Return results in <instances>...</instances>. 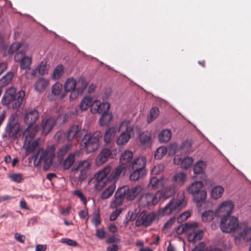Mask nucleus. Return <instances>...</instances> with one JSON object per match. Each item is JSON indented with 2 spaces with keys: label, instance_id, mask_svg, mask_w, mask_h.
<instances>
[{
  "label": "nucleus",
  "instance_id": "nucleus-1",
  "mask_svg": "<svg viewBox=\"0 0 251 251\" xmlns=\"http://www.w3.org/2000/svg\"><path fill=\"white\" fill-rule=\"evenodd\" d=\"M111 168L107 165L104 167L101 170L97 172L94 175V179L96 181L95 184V188L97 191L101 190L105 185L106 181L112 182L113 183L108 186L101 193V198L102 200H106L109 198L114 193L116 187L115 183L117 181H113L109 180L108 177L109 176L108 174L111 173Z\"/></svg>",
  "mask_w": 251,
  "mask_h": 251
},
{
  "label": "nucleus",
  "instance_id": "nucleus-2",
  "mask_svg": "<svg viewBox=\"0 0 251 251\" xmlns=\"http://www.w3.org/2000/svg\"><path fill=\"white\" fill-rule=\"evenodd\" d=\"M55 146L54 145L48 146L45 151H43L38 158L39 151L34 154L32 157L35 166H38L41 162L44 163L43 169L45 171L48 170L52 164L55 157Z\"/></svg>",
  "mask_w": 251,
  "mask_h": 251
},
{
  "label": "nucleus",
  "instance_id": "nucleus-3",
  "mask_svg": "<svg viewBox=\"0 0 251 251\" xmlns=\"http://www.w3.org/2000/svg\"><path fill=\"white\" fill-rule=\"evenodd\" d=\"M198 226L199 224L196 222L187 223L178 226L175 228V230L178 234L187 232L188 242H196L201 239L203 234L202 230L197 229Z\"/></svg>",
  "mask_w": 251,
  "mask_h": 251
},
{
  "label": "nucleus",
  "instance_id": "nucleus-4",
  "mask_svg": "<svg viewBox=\"0 0 251 251\" xmlns=\"http://www.w3.org/2000/svg\"><path fill=\"white\" fill-rule=\"evenodd\" d=\"M25 96V93L24 91H20L16 94V89L11 87L5 91L2 97L1 102L5 105L11 103L13 109L18 110L23 104Z\"/></svg>",
  "mask_w": 251,
  "mask_h": 251
},
{
  "label": "nucleus",
  "instance_id": "nucleus-5",
  "mask_svg": "<svg viewBox=\"0 0 251 251\" xmlns=\"http://www.w3.org/2000/svg\"><path fill=\"white\" fill-rule=\"evenodd\" d=\"M243 224L245 225L246 227L250 228L248 226L246 222L239 224L237 218L230 216L220 219V227L223 232L230 233L237 230L238 234L240 232H243L244 227H241V225Z\"/></svg>",
  "mask_w": 251,
  "mask_h": 251
},
{
  "label": "nucleus",
  "instance_id": "nucleus-6",
  "mask_svg": "<svg viewBox=\"0 0 251 251\" xmlns=\"http://www.w3.org/2000/svg\"><path fill=\"white\" fill-rule=\"evenodd\" d=\"M101 136L100 132L98 131L93 133L85 134L81 141V149L87 153L94 152L98 148L99 139Z\"/></svg>",
  "mask_w": 251,
  "mask_h": 251
},
{
  "label": "nucleus",
  "instance_id": "nucleus-7",
  "mask_svg": "<svg viewBox=\"0 0 251 251\" xmlns=\"http://www.w3.org/2000/svg\"><path fill=\"white\" fill-rule=\"evenodd\" d=\"M20 125L18 122V117L16 113L12 114L9 117L5 128V135L3 138L8 136L9 139L15 140L20 136Z\"/></svg>",
  "mask_w": 251,
  "mask_h": 251
},
{
  "label": "nucleus",
  "instance_id": "nucleus-8",
  "mask_svg": "<svg viewBox=\"0 0 251 251\" xmlns=\"http://www.w3.org/2000/svg\"><path fill=\"white\" fill-rule=\"evenodd\" d=\"M119 129L121 133L118 136L116 143L118 146H122L126 144L134 135V127L131 126L129 121L125 120L121 123Z\"/></svg>",
  "mask_w": 251,
  "mask_h": 251
},
{
  "label": "nucleus",
  "instance_id": "nucleus-9",
  "mask_svg": "<svg viewBox=\"0 0 251 251\" xmlns=\"http://www.w3.org/2000/svg\"><path fill=\"white\" fill-rule=\"evenodd\" d=\"M184 197L183 194H182L180 199L170 200L164 207L158 211L159 215L160 216L168 215L173 212H177L181 210L185 205Z\"/></svg>",
  "mask_w": 251,
  "mask_h": 251
},
{
  "label": "nucleus",
  "instance_id": "nucleus-10",
  "mask_svg": "<svg viewBox=\"0 0 251 251\" xmlns=\"http://www.w3.org/2000/svg\"><path fill=\"white\" fill-rule=\"evenodd\" d=\"M132 157V152L129 151H125L120 156L121 165L117 167L114 171L110 173L108 179L114 182L117 180L122 172L126 168L124 166L130 161Z\"/></svg>",
  "mask_w": 251,
  "mask_h": 251
},
{
  "label": "nucleus",
  "instance_id": "nucleus-11",
  "mask_svg": "<svg viewBox=\"0 0 251 251\" xmlns=\"http://www.w3.org/2000/svg\"><path fill=\"white\" fill-rule=\"evenodd\" d=\"M203 183L201 181H196L190 184L187 187V191L194 195V201L196 203L202 202L206 198L207 193L204 190H201Z\"/></svg>",
  "mask_w": 251,
  "mask_h": 251
},
{
  "label": "nucleus",
  "instance_id": "nucleus-12",
  "mask_svg": "<svg viewBox=\"0 0 251 251\" xmlns=\"http://www.w3.org/2000/svg\"><path fill=\"white\" fill-rule=\"evenodd\" d=\"M162 193L159 191L152 193H146L143 194L139 201V205L148 208L155 206L161 198Z\"/></svg>",
  "mask_w": 251,
  "mask_h": 251
},
{
  "label": "nucleus",
  "instance_id": "nucleus-13",
  "mask_svg": "<svg viewBox=\"0 0 251 251\" xmlns=\"http://www.w3.org/2000/svg\"><path fill=\"white\" fill-rule=\"evenodd\" d=\"M141 190L142 188L140 185H136L131 189H129V186L125 185L118 189L115 194L117 197H120L123 200L131 201L133 200Z\"/></svg>",
  "mask_w": 251,
  "mask_h": 251
},
{
  "label": "nucleus",
  "instance_id": "nucleus-14",
  "mask_svg": "<svg viewBox=\"0 0 251 251\" xmlns=\"http://www.w3.org/2000/svg\"><path fill=\"white\" fill-rule=\"evenodd\" d=\"M27 50L28 49L26 50L22 49L14 55V60L19 64L20 69L25 71L30 69L32 63L31 57L26 55Z\"/></svg>",
  "mask_w": 251,
  "mask_h": 251
},
{
  "label": "nucleus",
  "instance_id": "nucleus-15",
  "mask_svg": "<svg viewBox=\"0 0 251 251\" xmlns=\"http://www.w3.org/2000/svg\"><path fill=\"white\" fill-rule=\"evenodd\" d=\"M234 208V204L231 201H226L219 205L215 211L216 216L220 219L230 216Z\"/></svg>",
  "mask_w": 251,
  "mask_h": 251
},
{
  "label": "nucleus",
  "instance_id": "nucleus-16",
  "mask_svg": "<svg viewBox=\"0 0 251 251\" xmlns=\"http://www.w3.org/2000/svg\"><path fill=\"white\" fill-rule=\"evenodd\" d=\"M89 167L88 162L84 160L79 163L76 166H74L72 169V172H74L75 174L78 175V181L81 182L85 179Z\"/></svg>",
  "mask_w": 251,
  "mask_h": 251
},
{
  "label": "nucleus",
  "instance_id": "nucleus-17",
  "mask_svg": "<svg viewBox=\"0 0 251 251\" xmlns=\"http://www.w3.org/2000/svg\"><path fill=\"white\" fill-rule=\"evenodd\" d=\"M110 105L107 102L94 101L92 107L91 108V111L92 113H98L102 114L108 111L110 108Z\"/></svg>",
  "mask_w": 251,
  "mask_h": 251
},
{
  "label": "nucleus",
  "instance_id": "nucleus-18",
  "mask_svg": "<svg viewBox=\"0 0 251 251\" xmlns=\"http://www.w3.org/2000/svg\"><path fill=\"white\" fill-rule=\"evenodd\" d=\"M39 117V112L35 109L27 111L25 114L24 122L28 126H33Z\"/></svg>",
  "mask_w": 251,
  "mask_h": 251
},
{
  "label": "nucleus",
  "instance_id": "nucleus-19",
  "mask_svg": "<svg viewBox=\"0 0 251 251\" xmlns=\"http://www.w3.org/2000/svg\"><path fill=\"white\" fill-rule=\"evenodd\" d=\"M55 123L53 118L46 117L42 122V134L44 135H47L52 130Z\"/></svg>",
  "mask_w": 251,
  "mask_h": 251
},
{
  "label": "nucleus",
  "instance_id": "nucleus-20",
  "mask_svg": "<svg viewBox=\"0 0 251 251\" xmlns=\"http://www.w3.org/2000/svg\"><path fill=\"white\" fill-rule=\"evenodd\" d=\"M174 162L179 165L183 169H188L190 168L194 163V159L192 157L186 156L183 158L177 155L174 158Z\"/></svg>",
  "mask_w": 251,
  "mask_h": 251
},
{
  "label": "nucleus",
  "instance_id": "nucleus-21",
  "mask_svg": "<svg viewBox=\"0 0 251 251\" xmlns=\"http://www.w3.org/2000/svg\"><path fill=\"white\" fill-rule=\"evenodd\" d=\"M154 216L153 214H149L148 215L141 213L138 217L135 225L137 226H149L153 221Z\"/></svg>",
  "mask_w": 251,
  "mask_h": 251
},
{
  "label": "nucleus",
  "instance_id": "nucleus-22",
  "mask_svg": "<svg viewBox=\"0 0 251 251\" xmlns=\"http://www.w3.org/2000/svg\"><path fill=\"white\" fill-rule=\"evenodd\" d=\"M168 181V179L166 178L162 177L157 178L156 177L152 176L151 177L150 181L148 185V188L149 189H156L159 186L164 187V185Z\"/></svg>",
  "mask_w": 251,
  "mask_h": 251
},
{
  "label": "nucleus",
  "instance_id": "nucleus-23",
  "mask_svg": "<svg viewBox=\"0 0 251 251\" xmlns=\"http://www.w3.org/2000/svg\"><path fill=\"white\" fill-rule=\"evenodd\" d=\"M146 158L144 156H139L132 161L129 165V169L146 170Z\"/></svg>",
  "mask_w": 251,
  "mask_h": 251
},
{
  "label": "nucleus",
  "instance_id": "nucleus-24",
  "mask_svg": "<svg viewBox=\"0 0 251 251\" xmlns=\"http://www.w3.org/2000/svg\"><path fill=\"white\" fill-rule=\"evenodd\" d=\"M81 135V128L77 125H73L68 131L67 138L68 141H71L74 139H78L80 138Z\"/></svg>",
  "mask_w": 251,
  "mask_h": 251
},
{
  "label": "nucleus",
  "instance_id": "nucleus-25",
  "mask_svg": "<svg viewBox=\"0 0 251 251\" xmlns=\"http://www.w3.org/2000/svg\"><path fill=\"white\" fill-rule=\"evenodd\" d=\"M242 227H244L243 232H240L235 237V240H244L248 241L249 240L251 241V227L247 228L246 227L245 225H241ZM249 251H251V245L249 248Z\"/></svg>",
  "mask_w": 251,
  "mask_h": 251
},
{
  "label": "nucleus",
  "instance_id": "nucleus-26",
  "mask_svg": "<svg viewBox=\"0 0 251 251\" xmlns=\"http://www.w3.org/2000/svg\"><path fill=\"white\" fill-rule=\"evenodd\" d=\"M139 140L142 147H150L151 144V133L148 131L143 132L139 135Z\"/></svg>",
  "mask_w": 251,
  "mask_h": 251
},
{
  "label": "nucleus",
  "instance_id": "nucleus-27",
  "mask_svg": "<svg viewBox=\"0 0 251 251\" xmlns=\"http://www.w3.org/2000/svg\"><path fill=\"white\" fill-rule=\"evenodd\" d=\"M111 155V152L109 149L107 148L102 149L97 158V165H100L105 163Z\"/></svg>",
  "mask_w": 251,
  "mask_h": 251
},
{
  "label": "nucleus",
  "instance_id": "nucleus-28",
  "mask_svg": "<svg viewBox=\"0 0 251 251\" xmlns=\"http://www.w3.org/2000/svg\"><path fill=\"white\" fill-rule=\"evenodd\" d=\"M50 80L48 79L41 77L39 78L34 84V88L38 93H42L49 84Z\"/></svg>",
  "mask_w": 251,
  "mask_h": 251
},
{
  "label": "nucleus",
  "instance_id": "nucleus-29",
  "mask_svg": "<svg viewBox=\"0 0 251 251\" xmlns=\"http://www.w3.org/2000/svg\"><path fill=\"white\" fill-rule=\"evenodd\" d=\"M75 156L76 153L74 152L70 153L68 155L62 164L64 170H67L72 166L75 160Z\"/></svg>",
  "mask_w": 251,
  "mask_h": 251
},
{
  "label": "nucleus",
  "instance_id": "nucleus-30",
  "mask_svg": "<svg viewBox=\"0 0 251 251\" xmlns=\"http://www.w3.org/2000/svg\"><path fill=\"white\" fill-rule=\"evenodd\" d=\"M131 171L129 179L132 181H136L142 178L146 174V170L129 169Z\"/></svg>",
  "mask_w": 251,
  "mask_h": 251
},
{
  "label": "nucleus",
  "instance_id": "nucleus-31",
  "mask_svg": "<svg viewBox=\"0 0 251 251\" xmlns=\"http://www.w3.org/2000/svg\"><path fill=\"white\" fill-rule=\"evenodd\" d=\"M36 131V129L33 126H27L24 132L25 136L24 141L34 140Z\"/></svg>",
  "mask_w": 251,
  "mask_h": 251
},
{
  "label": "nucleus",
  "instance_id": "nucleus-32",
  "mask_svg": "<svg viewBox=\"0 0 251 251\" xmlns=\"http://www.w3.org/2000/svg\"><path fill=\"white\" fill-rule=\"evenodd\" d=\"M113 115L112 113L106 111L101 114L100 118L99 120V123L101 126L107 125L112 120Z\"/></svg>",
  "mask_w": 251,
  "mask_h": 251
},
{
  "label": "nucleus",
  "instance_id": "nucleus-33",
  "mask_svg": "<svg viewBox=\"0 0 251 251\" xmlns=\"http://www.w3.org/2000/svg\"><path fill=\"white\" fill-rule=\"evenodd\" d=\"M22 49L26 50L28 47L26 45L21 44L19 42H15L11 45L8 50V53L12 54Z\"/></svg>",
  "mask_w": 251,
  "mask_h": 251
},
{
  "label": "nucleus",
  "instance_id": "nucleus-34",
  "mask_svg": "<svg viewBox=\"0 0 251 251\" xmlns=\"http://www.w3.org/2000/svg\"><path fill=\"white\" fill-rule=\"evenodd\" d=\"M94 102L91 97H85L81 100L79 104V108L81 111H85L89 107L91 108Z\"/></svg>",
  "mask_w": 251,
  "mask_h": 251
},
{
  "label": "nucleus",
  "instance_id": "nucleus-35",
  "mask_svg": "<svg viewBox=\"0 0 251 251\" xmlns=\"http://www.w3.org/2000/svg\"><path fill=\"white\" fill-rule=\"evenodd\" d=\"M171 131L169 129H165L159 134L158 139L161 143H166L171 139Z\"/></svg>",
  "mask_w": 251,
  "mask_h": 251
},
{
  "label": "nucleus",
  "instance_id": "nucleus-36",
  "mask_svg": "<svg viewBox=\"0 0 251 251\" xmlns=\"http://www.w3.org/2000/svg\"><path fill=\"white\" fill-rule=\"evenodd\" d=\"M76 81L73 77L67 79L64 84V90L66 92L75 90L76 89Z\"/></svg>",
  "mask_w": 251,
  "mask_h": 251
},
{
  "label": "nucleus",
  "instance_id": "nucleus-37",
  "mask_svg": "<svg viewBox=\"0 0 251 251\" xmlns=\"http://www.w3.org/2000/svg\"><path fill=\"white\" fill-rule=\"evenodd\" d=\"M14 76L13 72L9 71L7 72L0 79V87H3L8 85L12 80Z\"/></svg>",
  "mask_w": 251,
  "mask_h": 251
},
{
  "label": "nucleus",
  "instance_id": "nucleus-38",
  "mask_svg": "<svg viewBox=\"0 0 251 251\" xmlns=\"http://www.w3.org/2000/svg\"><path fill=\"white\" fill-rule=\"evenodd\" d=\"M116 130L114 127H111L107 129L104 135V141L106 143H109L114 137Z\"/></svg>",
  "mask_w": 251,
  "mask_h": 251
},
{
  "label": "nucleus",
  "instance_id": "nucleus-39",
  "mask_svg": "<svg viewBox=\"0 0 251 251\" xmlns=\"http://www.w3.org/2000/svg\"><path fill=\"white\" fill-rule=\"evenodd\" d=\"M206 167V163L203 161H199L194 166L193 171L195 174H200L203 173Z\"/></svg>",
  "mask_w": 251,
  "mask_h": 251
},
{
  "label": "nucleus",
  "instance_id": "nucleus-40",
  "mask_svg": "<svg viewBox=\"0 0 251 251\" xmlns=\"http://www.w3.org/2000/svg\"><path fill=\"white\" fill-rule=\"evenodd\" d=\"M224 192V189L222 186H216L211 191V197L214 199H217L221 197Z\"/></svg>",
  "mask_w": 251,
  "mask_h": 251
},
{
  "label": "nucleus",
  "instance_id": "nucleus-41",
  "mask_svg": "<svg viewBox=\"0 0 251 251\" xmlns=\"http://www.w3.org/2000/svg\"><path fill=\"white\" fill-rule=\"evenodd\" d=\"M216 216L215 212L211 210H206L204 211L201 214V219L203 222H207L212 220Z\"/></svg>",
  "mask_w": 251,
  "mask_h": 251
},
{
  "label": "nucleus",
  "instance_id": "nucleus-42",
  "mask_svg": "<svg viewBox=\"0 0 251 251\" xmlns=\"http://www.w3.org/2000/svg\"><path fill=\"white\" fill-rule=\"evenodd\" d=\"M25 145H27L26 147V154L30 153L34 151L38 144L37 140L24 141Z\"/></svg>",
  "mask_w": 251,
  "mask_h": 251
},
{
  "label": "nucleus",
  "instance_id": "nucleus-43",
  "mask_svg": "<svg viewBox=\"0 0 251 251\" xmlns=\"http://www.w3.org/2000/svg\"><path fill=\"white\" fill-rule=\"evenodd\" d=\"M72 146L71 143H68L63 146L57 151V157L59 158H62L71 149Z\"/></svg>",
  "mask_w": 251,
  "mask_h": 251
},
{
  "label": "nucleus",
  "instance_id": "nucleus-44",
  "mask_svg": "<svg viewBox=\"0 0 251 251\" xmlns=\"http://www.w3.org/2000/svg\"><path fill=\"white\" fill-rule=\"evenodd\" d=\"M77 87H76V91L78 93H82L84 90L86 88L88 83L85 79L83 77H80L77 82Z\"/></svg>",
  "mask_w": 251,
  "mask_h": 251
},
{
  "label": "nucleus",
  "instance_id": "nucleus-45",
  "mask_svg": "<svg viewBox=\"0 0 251 251\" xmlns=\"http://www.w3.org/2000/svg\"><path fill=\"white\" fill-rule=\"evenodd\" d=\"M64 70L63 66L62 65H59L54 69L51 78L53 79H59L63 74V71Z\"/></svg>",
  "mask_w": 251,
  "mask_h": 251
},
{
  "label": "nucleus",
  "instance_id": "nucleus-46",
  "mask_svg": "<svg viewBox=\"0 0 251 251\" xmlns=\"http://www.w3.org/2000/svg\"><path fill=\"white\" fill-rule=\"evenodd\" d=\"M124 200L122 198L117 197L115 194L114 200L111 201L110 205V207L112 209H119L118 207L123 204Z\"/></svg>",
  "mask_w": 251,
  "mask_h": 251
},
{
  "label": "nucleus",
  "instance_id": "nucleus-47",
  "mask_svg": "<svg viewBox=\"0 0 251 251\" xmlns=\"http://www.w3.org/2000/svg\"><path fill=\"white\" fill-rule=\"evenodd\" d=\"M167 152V149L164 146L159 147L155 151L154 153V157L156 159H160Z\"/></svg>",
  "mask_w": 251,
  "mask_h": 251
},
{
  "label": "nucleus",
  "instance_id": "nucleus-48",
  "mask_svg": "<svg viewBox=\"0 0 251 251\" xmlns=\"http://www.w3.org/2000/svg\"><path fill=\"white\" fill-rule=\"evenodd\" d=\"M186 178V176L185 173L182 172H178L176 173L173 177L174 180L178 184L183 183Z\"/></svg>",
  "mask_w": 251,
  "mask_h": 251
},
{
  "label": "nucleus",
  "instance_id": "nucleus-49",
  "mask_svg": "<svg viewBox=\"0 0 251 251\" xmlns=\"http://www.w3.org/2000/svg\"><path fill=\"white\" fill-rule=\"evenodd\" d=\"M158 114V108L156 107H152L150 111V117L148 118V122L150 123L155 119L157 117Z\"/></svg>",
  "mask_w": 251,
  "mask_h": 251
},
{
  "label": "nucleus",
  "instance_id": "nucleus-50",
  "mask_svg": "<svg viewBox=\"0 0 251 251\" xmlns=\"http://www.w3.org/2000/svg\"><path fill=\"white\" fill-rule=\"evenodd\" d=\"M63 89V86L61 83L56 82L52 86L51 92L54 96H58L60 94Z\"/></svg>",
  "mask_w": 251,
  "mask_h": 251
},
{
  "label": "nucleus",
  "instance_id": "nucleus-51",
  "mask_svg": "<svg viewBox=\"0 0 251 251\" xmlns=\"http://www.w3.org/2000/svg\"><path fill=\"white\" fill-rule=\"evenodd\" d=\"M161 198L163 199H167L171 197L175 193L174 188L172 187L169 188H166L164 189V192H162Z\"/></svg>",
  "mask_w": 251,
  "mask_h": 251
},
{
  "label": "nucleus",
  "instance_id": "nucleus-52",
  "mask_svg": "<svg viewBox=\"0 0 251 251\" xmlns=\"http://www.w3.org/2000/svg\"><path fill=\"white\" fill-rule=\"evenodd\" d=\"M191 144L189 141H185L183 142L180 148V150L182 152L188 153L191 150Z\"/></svg>",
  "mask_w": 251,
  "mask_h": 251
},
{
  "label": "nucleus",
  "instance_id": "nucleus-53",
  "mask_svg": "<svg viewBox=\"0 0 251 251\" xmlns=\"http://www.w3.org/2000/svg\"><path fill=\"white\" fill-rule=\"evenodd\" d=\"M38 71L40 75H44L48 71V67L46 62H41L38 67Z\"/></svg>",
  "mask_w": 251,
  "mask_h": 251
},
{
  "label": "nucleus",
  "instance_id": "nucleus-54",
  "mask_svg": "<svg viewBox=\"0 0 251 251\" xmlns=\"http://www.w3.org/2000/svg\"><path fill=\"white\" fill-rule=\"evenodd\" d=\"M164 170V166L162 164H159L155 166L151 170V174L152 176L156 175L160 173Z\"/></svg>",
  "mask_w": 251,
  "mask_h": 251
},
{
  "label": "nucleus",
  "instance_id": "nucleus-55",
  "mask_svg": "<svg viewBox=\"0 0 251 251\" xmlns=\"http://www.w3.org/2000/svg\"><path fill=\"white\" fill-rule=\"evenodd\" d=\"M123 210L122 208L116 209L109 216V220L111 221H114L118 218L119 215L122 213Z\"/></svg>",
  "mask_w": 251,
  "mask_h": 251
},
{
  "label": "nucleus",
  "instance_id": "nucleus-56",
  "mask_svg": "<svg viewBox=\"0 0 251 251\" xmlns=\"http://www.w3.org/2000/svg\"><path fill=\"white\" fill-rule=\"evenodd\" d=\"M9 178L14 182L20 183L22 180L23 176L21 174H13L9 176Z\"/></svg>",
  "mask_w": 251,
  "mask_h": 251
},
{
  "label": "nucleus",
  "instance_id": "nucleus-57",
  "mask_svg": "<svg viewBox=\"0 0 251 251\" xmlns=\"http://www.w3.org/2000/svg\"><path fill=\"white\" fill-rule=\"evenodd\" d=\"M190 213L188 211H186L180 214L177 217L178 223H182L184 221H186L188 217L190 216Z\"/></svg>",
  "mask_w": 251,
  "mask_h": 251
},
{
  "label": "nucleus",
  "instance_id": "nucleus-58",
  "mask_svg": "<svg viewBox=\"0 0 251 251\" xmlns=\"http://www.w3.org/2000/svg\"><path fill=\"white\" fill-rule=\"evenodd\" d=\"M106 233L103 228L96 229V235L100 240H102L105 237Z\"/></svg>",
  "mask_w": 251,
  "mask_h": 251
},
{
  "label": "nucleus",
  "instance_id": "nucleus-59",
  "mask_svg": "<svg viewBox=\"0 0 251 251\" xmlns=\"http://www.w3.org/2000/svg\"><path fill=\"white\" fill-rule=\"evenodd\" d=\"M92 223L95 227L97 228L98 226L100 224V216L99 214L95 215L92 219Z\"/></svg>",
  "mask_w": 251,
  "mask_h": 251
},
{
  "label": "nucleus",
  "instance_id": "nucleus-60",
  "mask_svg": "<svg viewBox=\"0 0 251 251\" xmlns=\"http://www.w3.org/2000/svg\"><path fill=\"white\" fill-rule=\"evenodd\" d=\"M176 221V218L174 217L171 218L167 222L164 224L163 229H168L171 227Z\"/></svg>",
  "mask_w": 251,
  "mask_h": 251
},
{
  "label": "nucleus",
  "instance_id": "nucleus-61",
  "mask_svg": "<svg viewBox=\"0 0 251 251\" xmlns=\"http://www.w3.org/2000/svg\"><path fill=\"white\" fill-rule=\"evenodd\" d=\"M74 194L76 195L85 204L87 202L86 199L84 197L83 194L80 190H75Z\"/></svg>",
  "mask_w": 251,
  "mask_h": 251
},
{
  "label": "nucleus",
  "instance_id": "nucleus-62",
  "mask_svg": "<svg viewBox=\"0 0 251 251\" xmlns=\"http://www.w3.org/2000/svg\"><path fill=\"white\" fill-rule=\"evenodd\" d=\"M61 241L63 243L66 244L71 246H75L77 244L76 241L68 238H62Z\"/></svg>",
  "mask_w": 251,
  "mask_h": 251
},
{
  "label": "nucleus",
  "instance_id": "nucleus-63",
  "mask_svg": "<svg viewBox=\"0 0 251 251\" xmlns=\"http://www.w3.org/2000/svg\"><path fill=\"white\" fill-rule=\"evenodd\" d=\"M120 239L116 237L115 235L110 236L106 240L107 244H111L114 243L119 242Z\"/></svg>",
  "mask_w": 251,
  "mask_h": 251
},
{
  "label": "nucleus",
  "instance_id": "nucleus-64",
  "mask_svg": "<svg viewBox=\"0 0 251 251\" xmlns=\"http://www.w3.org/2000/svg\"><path fill=\"white\" fill-rule=\"evenodd\" d=\"M205 244L203 242L199 243L192 251H204Z\"/></svg>",
  "mask_w": 251,
  "mask_h": 251
}]
</instances>
